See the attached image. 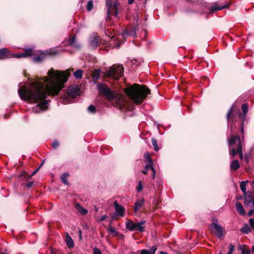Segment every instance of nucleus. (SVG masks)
I'll return each instance as SVG.
<instances>
[{
  "mask_svg": "<svg viewBox=\"0 0 254 254\" xmlns=\"http://www.w3.org/2000/svg\"><path fill=\"white\" fill-rule=\"evenodd\" d=\"M33 184V182H28L26 184V186H27V188H31Z\"/></svg>",
  "mask_w": 254,
  "mask_h": 254,
  "instance_id": "de8ad7c7",
  "label": "nucleus"
},
{
  "mask_svg": "<svg viewBox=\"0 0 254 254\" xmlns=\"http://www.w3.org/2000/svg\"><path fill=\"white\" fill-rule=\"evenodd\" d=\"M59 142L57 140H54L52 144V146L54 149H57L59 146Z\"/></svg>",
  "mask_w": 254,
  "mask_h": 254,
  "instance_id": "72a5a7b5",
  "label": "nucleus"
},
{
  "mask_svg": "<svg viewBox=\"0 0 254 254\" xmlns=\"http://www.w3.org/2000/svg\"><path fill=\"white\" fill-rule=\"evenodd\" d=\"M252 228L254 229V226L253 227H252Z\"/></svg>",
  "mask_w": 254,
  "mask_h": 254,
  "instance_id": "338daca9",
  "label": "nucleus"
},
{
  "mask_svg": "<svg viewBox=\"0 0 254 254\" xmlns=\"http://www.w3.org/2000/svg\"><path fill=\"white\" fill-rule=\"evenodd\" d=\"M135 35V29L133 27H128L127 29L124 31L123 33L119 34L118 36L117 39L121 40L124 38V40H125L126 37L128 36H134Z\"/></svg>",
  "mask_w": 254,
  "mask_h": 254,
  "instance_id": "6e6552de",
  "label": "nucleus"
},
{
  "mask_svg": "<svg viewBox=\"0 0 254 254\" xmlns=\"http://www.w3.org/2000/svg\"><path fill=\"white\" fill-rule=\"evenodd\" d=\"M89 43L93 48L97 47L101 43V39L96 34H93L90 38Z\"/></svg>",
  "mask_w": 254,
  "mask_h": 254,
  "instance_id": "9d476101",
  "label": "nucleus"
},
{
  "mask_svg": "<svg viewBox=\"0 0 254 254\" xmlns=\"http://www.w3.org/2000/svg\"><path fill=\"white\" fill-rule=\"evenodd\" d=\"M212 221L213 222V223H216L217 222V220L216 219H215V218H213L212 219Z\"/></svg>",
  "mask_w": 254,
  "mask_h": 254,
  "instance_id": "864d4df0",
  "label": "nucleus"
},
{
  "mask_svg": "<svg viewBox=\"0 0 254 254\" xmlns=\"http://www.w3.org/2000/svg\"><path fill=\"white\" fill-rule=\"evenodd\" d=\"M142 190V184L141 181L138 182V186L136 188V190L138 192H140Z\"/></svg>",
  "mask_w": 254,
  "mask_h": 254,
  "instance_id": "e433bc0d",
  "label": "nucleus"
},
{
  "mask_svg": "<svg viewBox=\"0 0 254 254\" xmlns=\"http://www.w3.org/2000/svg\"><path fill=\"white\" fill-rule=\"evenodd\" d=\"M134 1V0H128V2L129 4H132Z\"/></svg>",
  "mask_w": 254,
  "mask_h": 254,
  "instance_id": "5fc2aeb1",
  "label": "nucleus"
},
{
  "mask_svg": "<svg viewBox=\"0 0 254 254\" xmlns=\"http://www.w3.org/2000/svg\"><path fill=\"white\" fill-rule=\"evenodd\" d=\"M125 92L136 104H141L147 95L150 94V90L146 86L136 83L126 88Z\"/></svg>",
  "mask_w": 254,
  "mask_h": 254,
  "instance_id": "f03ea898",
  "label": "nucleus"
},
{
  "mask_svg": "<svg viewBox=\"0 0 254 254\" xmlns=\"http://www.w3.org/2000/svg\"><path fill=\"white\" fill-rule=\"evenodd\" d=\"M44 163H45V160H43V161L40 164V165H39V166L35 171H34L32 172V173L29 177V178H31L33 176L35 175L38 172V171L39 170V169L41 168V167H42V166L44 165Z\"/></svg>",
  "mask_w": 254,
  "mask_h": 254,
  "instance_id": "c756f323",
  "label": "nucleus"
},
{
  "mask_svg": "<svg viewBox=\"0 0 254 254\" xmlns=\"http://www.w3.org/2000/svg\"><path fill=\"white\" fill-rule=\"evenodd\" d=\"M151 142H152V145H153V146L154 147V150L156 151H158L159 150V146L158 145V143H157V140L155 138H152Z\"/></svg>",
  "mask_w": 254,
  "mask_h": 254,
  "instance_id": "c85d7f7f",
  "label": "nucleus"
},
{
  "mask_svg": "<svg viewBox=\"0 0 254 254\" xmlns=\"http://www.w3.org/2000/svg\"><path fill=\"white\" fill-rule=\"evenodd\" d=\"M249 221L251 227L254 226V219L253 218H250Z\"/></svg>",
  "mask_w": 254,
  "mask_h": 254,
  "instance_id": "c03bdc74",
  "label": "nucleus"
},
{
  "mask_svg": "<svg viewBox=\"0 0 254 254\" xmlns=\"http://www.w3.org/2000/svg\"><path fill=\"white\" fill-rule=\"evenodd\" d=\"M248 181H243L240 184V188L244 195H246V183Z\"/></svg>",
  "mask_w": 254,
  "mask_h": 254,
  "instance_id": "cd10ccee",
  "label": "nucleus"
},
{
  "mask_svg": "<svg viewBox=\"0 0 254 254\" xmlns=\"http://www.w3.org/2000/svg\"><path fill=\"white\" fill-rule=\"evenodd\" d=\"M252 251L253 253H254V245L252 247Z\"/></svg>",
  "mask_w": 254,
  "mask_h": 254,
  "instance_id": "13d9d810",
  "label": "nucleus"
},
{
  "mask_svg": "<svg viewBox=\"0 0 254 254\" xmlns=\"http://www.w3.org/2000/svg\"><path fill=\"white\" fill-rule=\"evenodd\" d=\"M240 231L245 234H247L252 231L251 228L249 226L248 224H245L244 226L240 229Z\"/></svg>",
  "mask_w": 254,
  "mask_h": 254,
  "instance_id": "b1692460",
  "label": "nucleus"
},
{
  "mask_svg": "<svg viewBox=\"0 0 254 254\" xmlns=\"http://www.w3.org/2000/svg\"><path fill=\"white\" fill-rule=\"evenodd\" d=\"M231 169L233 171H236L240 168V164L238 160H233L230 164Z\"/></svg>",
  "mask_w": 254,
  "mask_h": 254,
  "instance_id": "5701e85b",
  "label": "nucleus"
},
{
  "mask_svg": "<svg viewBox=\"0 0 254 254\" xmlns=\"http://www.w3.org/2000/svg\"><path fill=\"white\" fill-rule=\"evenodd\" d=\"M145 223V221L142 220L139 222L134 223L131 219H128L126 223V228L130 231H139L143 232L145 231L144 227L142 225Z\"/></svg>",
  "mask_w": 254,
  "mask_h": 254,
  "instance_id": "423d86ee",
  "label": "nucleus"
},
{
  "mask_svg": "<svg viewBox=\"0 0 254 254\" xmlns=\"http://www.w3.org/2000/svg\"><path fill=\"white\" fill-rule=\"evenodd\" d=\"M93 7V2L92 0H89L86 5V9L88 11H90L91 10Z\"/></svg>",
  "mask_w": 254,
  "mask_h": 254,
  "instance_id": "7c9ffc66",
  "label": "nucleus"
},
{
  "mask_svg": "<svg viewBox=\"0 0 254 254\" xmlns=\"http://www.w3.org/2000/svg\"><path fill=\"white\" fill-rule=\"evenodd\" d=\"M43 59V56L40 55L39 56H37L34 59V61L36 62H41Z\"/></svg>",
  "mask_w": 254,
  "mask_h": 254,
  "instance_id": "4c0bfd02",
  "label": "nucleus"
},
{
  "mask_svg": "<svg viewBox=\"0 0 254 254\" xmlns=\"http://www.w3.org/2000/svg\"><path fill=\"white\" fill-rule=\"evenodd\" d=\"M160 254H168L166 253V252H163V251H161L160 252Z\"/></svg>",
  "mask_w": 254,
  "mask_h": 254,
  "instance_id": "6e6d98bb",
  "label": "nucleus"
},
{
  "mask_svg": "<svg viewBox=\"0 0 254 254\" xmlns=\"http://www.w3.org/2000/svg\"><path fill=\"white\" fill-rule=\"evenodd\" d=\"M144 203V198H142L141 199H137L134 204V211L136 213L142 207V206Z\"/></svg>",
  "mask_w": 254,
  "mask_h": 254,
  "instance_id": "4468645a",
  "label": "nucleus"
},
{
  "mask_svg": "<svg viewBox=\"0 0 254 254\" xmlns=\"http://www.w3.org/2000/svg\"><path fill=\"white\" fill-rule=\"evenodd\" d=\"M33 54V51L32 49H28L24 51L22 54H11V56H13L16 58H20L22 57H28Z\"/></svg>",
  "mask_w": 254,
  "mask_h": 254,
  "instance_id": "ddd939ff",
  "label": "nucleus"
},
{
  "mask_svg": "<svg viewBox=\"0 0 254 254\" xmlns=\"http://www.w3.org/2000/svg\"><path fill=\"white\" fill-rule=\"evenodd\" d=\"M228 6H229L228 4H225L221 6H218V4L217 3H214V5H213L211 7V8H210V10L211 11V12L213 13L215 11L220 10H222L224 8H227L228 7Z\"/></svg>",
  "mask_w": 254,
  "mask_h": 254,
  "instance_id": "6ab92c4d",
  "label": "nucleus"
},
{
  "mask_svg": "<svg viewBox=\"0 0 254 254\" xmlns=\"http://www.w3.org/2000/svg\"><path fill=\"white\" fill-rule=\"evenodd\" d=\"M88 111L92 113H95L96 109H95V106H93V105L89 106V107H88Z\"/></svg>",
  "mask_w": 254,
  "mask_h": 254,
  "instance_id": "58836bf2",
  "label": "nucleus"
},
{
  "mask_svg": "<svg viewBox=\"0 0 254 254\" xmlns=\"http://www.w3.org/2000/svg\"><path fill=\"white\" fill-rule=\"evenodd\" d=\"M233 253H231V252H228V253H227V254H232Z\"/></svg>",
  "mask_w": 254,
  "mask_h": 254,
  "instance_id": "69168bd1",
  "label": "nucleus"
},
{
  "mask_svg": "<svg viewBox=\"0 0 254 254\" xmlns=\"http://www.w3.org/2000/svg\"><path fill=\"white\" fill-rule=\"evenodd\" d=\"M11 54L8 51L6 48L0 49V60L5 59L9 58Z\"/></svg>",
  "mask_w": 254,
  "mask_h": 254,
  "instance_id": "dca6fc26",
  "label": "nucleus"
},
{
  "mask_svg": "<svg viewBox=\"0 0 254 254\" xmlns=\"http://www.w3.org/2000/svg\"><path fill=\"white\" fill-rule=\"evenodd\" d=\"M245 160L246 161V163L247 164H248L249 160L246 159V160Z\"/></svg>",
  "mask_w": 254,
  "mask_h": 254,
  "instance_id": "bf43d9fd",
  "label": "nucleus"
},
{
  "mask_svg": "<svg viewBox=\"0 0 254 254\" xmlns=\"http://www.w3.org/2000/svg\"><path fill=\"white\" fill-rule=\"evenodd\" d=\"M66 244L68 248H73L74 247V243L71 237L66 233V236L65 239Z\"/></svg>",
  "mask_w": 254,
  "mask_h": 254,
  "instance_id": "a211bd4d",
  "label": "nucleus"
},
{
  "mask_svg": "<svg viewBox=\"0 0 254 254\" xmlns=\"http://www.w3.org/2000/svg\"><path fill=\"white\" fill-rule=\"evenodd\" d=\"M118 2L116 0H107L106 5L108 6V15L110 16L113 14L116 17L118 16Z\"/></svg>",
  "mask_w": 254,
  "mask_h": 254,
  "instance_id": "0eeeda50",
  "label": "nucleus"
},
{
  "mask_svg": "<svg viewBox=\"0 0 254 254\" xmlns=\"http://www.w3.org/2000/svg\"><path fill=\"white\" fill-rule=\"evenodd\" d=\"M156 250L157 247L154 246L149 250L143 249L141 250L140 254H155Z\"/></svg>",
  "mask_w": 254,
  "mask_h": 254,
  "instance_id": "aec40b11",
  "label": "nucleus"
},
{
  "mask_svg": "<svg viewBox=\"0 0 254 254\" xmlns=\"http://www.w3.org/2000/svg\"><path fill=\"white\" fill-rule=\"evenodd\" d=\"M238 249L241 251L242 254H251V251L248 247L245 245H239Z\"/></svg>",
  "mask_w": 254,
  "mask_h": 254,
  "instance_id": "412c9836",
  "label": "nucleus"
},
{
  "mask_svg": "<svg viewBox=\"0 0 254 254\" xmlns=\"http://www.w3.org/2000/svg\"><path fill=\"white\" fill-rule=\"evenodd\" d=\"M75 208L82 215H85L88 213V210L84 208L80 204L77 203L75 205Z\"/></svg>",
  "mask_w": 254,
  "mask_h": 254,
  "instance_id": "4be33fe9",
  "label": "nucleus"
},
{
  "mask_svg": "<svg viewBox=\"0 0 254 254\" xmlns=\"http://www.w3.org/2000/svg\"><path fill=\"white\" fill-rule=\"evenodd\" d=\"M124 68L122 65L114 64L111 66L107 72V76L115 80L119 79L123 75Z\"/></svg>",
  "mask_w": 254,
  "mask_h": 254,
  "instance_id": "39448f33",
  "label": "nucleus"
},
{
  "mask_svg": "<svg viewBox=\"0 0 254 254\" xmlns=\"http://www.w3.org/2000/svg\"><path fill=\"white\" fill-rule=\"evenodd\" d=\"M149 161V164L146 165L145 166V168L144 170L142 171V173L144 174H146L148 171L149 170H151L152 171V178L153 179H155V171L154 168L152 166L153 160H148Z\"/></svg>",
  "mask_w": 254,
  "mask_h": 254,
  "instance_id": "f8f14e48",
  "label": "nucleus"
},
{
  "mask_svg": "<svg viewBox=\"0 0 254 254\" xmlns=\"http://www.w3.org/2000/svg\"><path fill=\"white\" fill-rule=\"evenodd\" d=\"M117 216H118V215H117V214H116V213H114V214H112V219H115V218H116V217Z\"/></svg>",
  "mask_w": 254,
  "mask_h": 254,
  "instance_id": "8fccbe9b",
  "label": "nucleus"
},
{
  "mask_svg": "<svg viewBox=\"0 0 254 254\" xmlns=\"http://www.w3.org/2000/svg\"><path fill=\"white\" fill-rule=\"evenodd\" d=\"M68 95L72 97H74L79 94V89L76 87H70L68 89Z\"/></svg>",
  "mask_w": 254,
  "mask_h": 254,
  "instance_id": "2eb2a0df",
  "label": "nucleus"
},
{
  "mask_svg": "<svg viewBox=\"0 0 254 254\" xmlns=\"http://www.w3.org/2000/svg\"><path fill=\"white\" fill-rule=\"evenodd\" d=\"M0 254H7V253L4 252H0Z\"/></svg>",
  "mask_w": 254,
  "mask_h": 254,
  "instance_id": "052dcab7",
  "label": "nucleus"
},
{
  "mask_svg": "<svg viewBox=\"0 0 254 254\" xmlns=\"http://www.w3.org/2000/svg\"><path fill=\"white\" fill-rule=\"evenodd\" d=\"M93 254H102V253L99 248L94 247L93 249Z\"/></svg>",
  "mask_w": 254,
  "mask_h": 254,
  "instance_id": "f704fd0d",
  "label": "nucleus"
},
{
  "mask_svg": "<svg viewBox=\"0 0 254 254\" xmlns=\"http://www.w3.org/2000/svg\"><path fill=\"white\" fill-rule=\"evenodd\" d=\"M235 207L236 210L241 214V215H245L246 212L244 208V207L241 203L239 202H237L236 203Z\"/></svg>",
  "mask_w": 254,
  "mask_h": 254,
  "instance_id": "f3484780",
  "label": "nucleus"
},
{
  "mask_svg": "<svg viewBox=\"0 0 254 254\" xmlns=\"http://www.w3.org/2000/svg\"><path fill=\"white\" fill-rule=\"evenodd\" d=\"M252 202L251 199H249L247 198V196L245 197L244 199V204L245 205H249V204Z\"/></svg>",
  "mask_w": 254,
  "mask_h": 254,
  "instance_id": "ea45409f",
  "label": "nucleus"
},
{
  "mask_svg": "<svg viewBox=\"0 0 254 254\" xmlns=\"http://www.w3.org/2000/svg\"><path fill=\"white\" fill-rule=\"evenodd\" d=\"M95 210L96 212H97L98 211V208L96 206H95Z\"/></svg>",
  "mask_w": 254,
  "mask_h": 254,
  "instance_id": "4d7b16f0",
  "label": "nucleus"
},
{
  "mask_svg": "<svg viewBox=\"0 0 254 254\" xmlns=\"http://www.w3.org/2000/svg\"><path fill=\"white\" fill-rule=\"evenodd\" d=\"M51 254H55V253L53 252V250L51 251Z\"/></svg>",
  "mask_w": 254,
  "mask_h": 254,
  "instance_id": "e2e57ef3",
  "label": "nucleus"
},
{
  "mask_svg": "<svg viewBox=\"0 0 254 254\" xmlns=\"http://www.w3.org/2000/svg\"><path fill=\"white\" fill-rule=\"evenodd\" d=\"M72 70L69 69L62 72L51 69L48 73L49 77L45 76L40 80L33 81L28 87L22 86L18 90V94L21 99L37 103L40 110H45L47 107L48 103L45 100L47 94L58 95Z\"/></svg>",
  "mask_w": 254,
  "mask_h": 254,
  "instance_id": "f257e3e1",
  "label": "nucleus"
},
{
  "mask_svg": "<svg viewBox=\"0 0 254 254\" xmlns=\"http://www.w3.org/2000/svg\"><path fill=\"white\" fill-rule=\"evenodd\" d=\"M218 254H222L221 253H219Z\"/></svg>",
  "mask_w": 254,
  "mask_h": 254,
  "instance_id": "774afa93",
  "label": "nucleus"
},
{
  "mask_svg": "<svg viewBox=\"0 0 254 254\" xmlns=\"http://www.w3.org/2000/svg\"><path fill=\"white\" fill-rule=\"evenodd\" d=\"M100 74V70L99 69L95 70L93 72L92 74V78L93 80L95 82H96L97 81V80L99 79Z\"/></svg>",
  "mask_w": 254,
  "mask_h": 254,
  "instance_id": "393cba45",
  "label": "nucleus"
},
{
  "mask_svg": "<svg viewBox=\"0 0 254 254\" xmlns=\"http://www.w3.org/2000/svg\"><path fill=\"white\" fill-rule=\"evenodd\" d=\"M59 53V52L57 50L52 49V50H50V51L49 52H47L46 54L54 56V55H57Z\"/></svg>",
  "mask_w": 254,
  "mask_h": 254,
  "instance_id": "473e14b6",
  "label": "nucleus"
},
{
  "mask_svg": "<svg viewBox=\"0 0 254 254\" xmlns=\"http://www.w3.org/2000/svg\"><path fill=\"white\" fill-rule=\"evenodd\" d=\"M83 70L78 69L73 72L74 76L77 79H80L82 77Z\"/></svg>",
  "mask_w": 254,
  "mask_h": 254,
  "instance_id": "bb28decb",
  "label": "nucleus"
},
{
  "mask_svg": "<svg viewBox=\"0 0 254 254\" xmlns=\"http://www.w3.org/2000/svg\"><path fill=\"white\" fill-rule=\"evenodd\" d=\"M75 41V36H74L71 39H70V41H69V45L71 46H75V44H74Z\"/></svg>",
  "mask_w": 254,
  "mask_h": 254,
  "instance_id": "a19ab883",
  "label": "nucleus"
},
{
  "mask_svg": "<svg viewBox=\"0 0 254 254\" xmlns=\"http://www.w3.org/2000/svg\"><path fill=\"white\" fill-rule=\"evenodd\" d=\"M211 226L213 227L215 229L214 233L218 238H221L224 236L226 232L222 226L219 225L216 223H212L211 224Z\"/></svg>",
  "mask_w": 254,
  "mask_h": 254,
  "instance_id": "1a4fd4ad",
  "label": "nucleus"
},
{
  "mask_svg": "<svg viewBox=\"0 0 254 254\" xmlns=\"http://www.w3.org/2000/svg\"><path fill=\"white\" fill-rule=\"evenodd\" d=\"M79 239H80V240H82L81 231V230H79Z\"/></svg>",
  "mask_w": 254,
  "mask_h": 254,
  "instance_id": "3c124183",
  "label": "nucleus"
},
{
  "mask_svg": "<svg viewBox=\"0 0 254 254\" xmlns=\"http://www.w3.org/2000/svg\"><path fill=\"white\" fill-rule=\"evenodd\" d=\"M99 91L110 100H114L117 106L120 107H125L127 102L122 94L118 93L116 91H112L106 85L103 84H98Z\"/></svg>",
  "mask_w": 254,
  "mask_h": 254,
  "instance_id": "7ed1b4c3",
  "label": "nucleus"
},
{
  "mask_svg": "<svg viewBox=\"0 0 254 254\" xmlns=\"http://www.w3.org/2000/svg\"><path fill=\"white\" fill-rule=\"evenodd\" d=\"M232 113V109L231 108V109H230V110L229 111L228 114H227V119L228 120H229L230 118V115L231 114V113Z\"/></svg>",
  "mask_w": 254,
  "mask_h": 254,
  "instance_id": "49530a36",
  "label": "nucleus"
},
{
  "mask_svg": "<svg viewBox=\"0 0 254 254\" xmlns=\"http://www.w3.org/2000/svg\"><path fill=\"white\" fill-rule=\"evenodd\" d=\"M241 109L244 113V115H245L248 112V105L246 104H243L242 105Z\"/></svg>",
  "mask_w": 254,
  "mask_h": 254,
  "instance_id": "2f4dec72",
  "label": "nucleus"
},
{
  "mask_svg": "<svg viewBox=\"0 0 254 254\" xmlns=\"http://www.w3.org/2000/svg\"><path fill=\"white\" fill-rule=\"evenodd\" d=\"M229 252L233 253V252L235 249L234 246L233 244H229Z\"/></svg>",
  "mask_w": 254,
  "mask_h": 254,
  "instance_id": "37998d69",
  "label": "nucleus"
},
{
  "mask_svg": "<svg viewBox=\"0 0 254 254\" xmlns=\"http://www.w3.org/2000/svg\"><path fill=\"white\" fill-rule=\"evenodd\" d=\"M114 205L117 215L121 217H124L125 215V208L119 204L117 200L114 201Z\"/></svg>",
  "mask_w": 254,
  "mask_h": 254,
  "instance_id": "9b49d317",
  "label": "nucleus"
},
{
  "mask_svg": "<svg viewBox=\"0 0 254 254\" xmlns=\"http://www.w3.org/2000/svg\"><path fill=\"white\" fill-rule=\"evenodd\" d=\"M107 218V215H103L102 216L100 219V220L101 221H104L106 218Z\"/></svg>",
  "mask_w": 254,
  "mask_h": 254,
  "instance_id": "09e8293b",
  "label": "nucleus"
},
{
  "mask_svg": "<svg viewBox=\"0 0 254 254\" xmlns=\"http://www.w3.org/2000/svg\"><path fill=\"white\" fill-rule=\"evenodd\" d=\"M112 220H111L110 221V222L109 226H111V223H112Z\"/></svg>",
  "mask_w": 254,
  "mask_h": 254,
  "instance_id": "680f3d73",
  "label": "nucleus"
},
{
  "mask_svg": "<svg viewBox=\"0 0 254 254\" xmlns=\"http://www.w3.org/2000/svg\"><path fill=\"white\" fill-rule=\"evenodd\" d=\"M242 198H243L242 196H237L236 199H237V200H240V199H242Z\"/></svg>",
  "mask_w": 254,
  "mask_h": 254,
  "instance_id": "603ef678",
  "label": "nucleus"
},
{
  "mask_svg": "<svg viewBox=\"0 0 254 254\" xmlns=\"http://www.w3.org/2000/svg\"><path fill=\"white\" fill-rule=\"evenodd\" d=\"M244 196H245V197L247 196L248 199H251V200H252V198L253 197V195H252V193L249 191L248 192H246V195H244Z\"/></svg>",
  "mask_w": 254,
  "mask_h": 254,
  "instance_id": "79ce46f5",
  "label": "nucleus"
},
{
  "mask_svg": "<svg viewBox=\"0 0 254 254\" xmlns=\"http://www.w3.org/2000/svg\"><path fill=\"white\" fill-rule=\"evenodd\" d=\"M109 231L112 233H114L115 236H117L119 234V233L117 232L115 228L112 227L111 226H109Z\"/></svg>",
  "mask_w": 254,
  "mask_h": 254,
  "instance_id": "c9c22d12",
  "label": "nucleus"
},
{
  "mask_svg": "<svg viewBox=\"0 0 254 254\" xmlns=\"http://www.w3.org/2000/svg\"><path fill=\"white\" fill-rule=\"evenodd\" d=\"M69 175L67 173H64L61 176V179L62 181V182L66 185H68V182L67 181V178L69 177Z\"/></svg>",
  "mask_w": 254,
  "mask_h": 254,
  "instance_id": "a878e982",
  "label": "nucleus"
},
{
  "mask_svg": "<svg viewBox=\"0 0 254 254\" xmlns=\"http://www.w3.org/2000/svg\"><path fill=\"white\" fill-rule=\"evenodd\" d=\"M254 209H252L249 211L247 215L248 216L250 217V216H252L253 214H254Z\"/></svg>",
  "mask_w": 254,
  "mask_h": 254,
  "instance_id": "a18cd8bd",
  "label": "nucleus"
},
{
  "mask_svg": "<svg viewBox=\"0 0 254 254\" xmlns=\"http://www.w3.org/2000/svg\"><path fill=\"white\" fill-rule=\"evenodd\" d=\"M241 131L242 132L244 131V128L243 127L241 128Z\"/></svg>",
  "mask_w": 254,
  "mask_h": 254,
  "instance_id": "0e129e2a",
  "label": "nucleus"
},
{
  "mask_svg": "<svg viewBox=\"0 0 254 254\" xmlns=\"http://www.w3.org/2000/svg\"><path fill=\"white\" fill-rule=\"evenodd\" d=\"M228 143L230 145L229 153L231 157H235L238 154L240 159H243L242 147L244 143L240 137L237 135H232L228 139Z\"/></svg>",
  "mask_w": 254,
  "mask_h": 254,
  "instance_id": "20e7f679",
  "label": "nucleus"
}]
</instances>
